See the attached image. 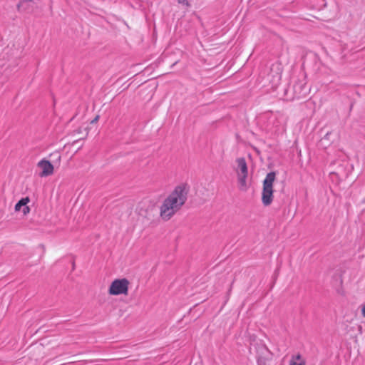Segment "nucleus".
I'll return each mask as SVG.
<instances>
[{
	"mask_svg": "<svg viewBox=\"0 0 365 365\" xmlns=\"http://www.w3.org/2000/svg\"><path fill=\"white\" fill-rule=\"evenodd\" d=\"M189 186L185 183L177 185L162 201L159 207V216L164 220H170L185 205Z\"/></svg>",
	"mask_w": 365,
	"mask_h": 365,
	"instance_id": "obj_1",
	"label": "nucleus"
},
{
	"mask_svg": "<svg viewBox=\"0 0 365 365\" xmlns=\"http://www.w3.org/2000/svg\"><path fill=\"white\" fill-rule=\"evenodd\" d=\"M289 365H305V361L300 355H297L292 358Z\"/></svg>",
	"mask_w": 365,
	"mask_h": 365,
	"instance_id": "obj_10",
	"label": "nucleus"
},
{
	"mask_svg": "<svg viewBox=\"0 0 365 365\" xmlns=\"http://www.w3.org/2000/svg\"><path fill=\"white\" fill-rule=\"evenodd\" d=\"M32 0H21L17 5L18 10L26 11L29 8Z\"/></svg>",
	"mask_w": 365,
	"mask_h": 365,
	"instance_id": "obj_9",
	"label": "nucleus"
},
{
	"mask_svg": "<svg viewBox=\"0 0 365 365\" xmlns=\"http://www.w3.org/2000/svg\"><path fill=\"white\" fill-rule=\"evenodd\" d=\"M276 180V173L270 172L267 174L262 184V202L264 206L272 204L274 198V182Z\"/></svg>",
	"mask_w": 365,
	"mask_h": 365,
	"instance_id": "obj_2",
	"label": "nucleus"
},
{
	"mask_svg": "<svg viewBox=\"0 0 365 365\" xmlns=\"http://www.w3.org/2000/svg\"><path fill=\"white\" fill-rule=\"evenodd\" d=\"M130 284L129 280L126 278L115 279L108 288V294L110 296H127L129 292Z\"/></svg>",
	"mask_w": 365,
	"mask_h": 365,
	"instance_id": "obj_4",
	"label": "nucleus"
},
{
	"mask_svg": "<svg viewBox=\"0 0 365 365\" xmlns=\"http://www.w3.org/2000/svg\"><path fill=\"white\" fill-rule=\"evenodd\" d=\"M99 118L100 116L98 115H97L91 121V124H94V123H96L98 120H99Z\"/></svg>",
	"mask_w": 365,
	"mask_h": 365,
	"instance_id": "obj_12",
	"label": "nucleus"
},
{
	"mask_svg": "<svg viewBox=\"0 0 365 365\" xmlns=\"http://www.w3.org/2000/svg\"><path fill=\"white\" fill-rule=\"evenodd\" d=\"M274 69L276 70V74L274 76V78H275V81L277 82H279L282 77V64L280 63H277L275 64H273L271 70L273 71Z\"/></svg>",
	"mask_w": 365,
	"mask_h": 365,
	"instance_id": "obj_8",
	"label": "nucleus"
},
{
	"mask_svg": "<svg viewBox=\"0 0 365 365\" xmlns=\"http://www.w3.org/2000/svg\"><path fill=\"white\" fill-rule=\"evenodd\" d=\"M88 128H83L82 127H78L72 132L73 135L79 136L78 140L86 139L88 135Z\"/></svg>",
	"mask_w": 365,
	"mask_h": 365,
	"instance_id": "obj_7",
	"label": "nucleus"
},
{
	"mask_svg": "<svg viewBox=\"0 0 365 365\" xmlns=\"http://www.w3.org/2000/svg\"><path fill=\"white\" fill-rule=\"evenodd\" d=\"M361 314L364 317H365V304L361 307Z\"/></svg>",
	"mask_w": 365,
	"mask_h": 365,
	"instance_id": "obj_13",
	"label": "nucleus"
},
{
	"mask_svg": "<svg viewBox=\"0 0 365 365\" xmlns=\"http://www.w3.org/2000/svg\"><path fill=\"white\" fill-rule=\"evenodd\" d=\"M235 162L237 164L235 172L237 173L239 189L242 191H246L247 190V178L248 175V168L246 160L244 158H238Z\"/></svg>",
	"mask_w": 365,
	"mask_h": 365,
	"instance_id": "obj_3",
	"label": "nucleus"
},
{
	"mask_svg": "<svg viewBox=\"0 0 365 365\" xmlns=\"http://www.w3.org/2000/svg\"><path fill=\"white\" fill-rule=\"evenodd\" d=\"M38 168L41 170L39 176L47 177L53 173L54 168L51 163L47 160L43 159L37 164Z\"/></svg>",
	"mask_w": 365,
	"mask_h": 365,
	"instance_id": "obj_5",
	"label": "nucleus"
},
{
	"mask_svg": "<svg viewBox=\"0 0 365 365\" xmlns=\"http://www.w3.org/2000/svg\"><path fill=\"white\" fill-rule=\"evenodd\" d=\"M30 202V199L29 197H24L21 199L15 205V211L19 212L21 210L22 207H24L22 210V212L24 215L29 214L30 212V208L26 205Z\"/></svg>",
	"mask_w": 365,
	"mask_h": 365,
	"instance_id": "obj_6",
	"label": "nucleus"
},
{
	"mask_svg": "<svg viewBox=\"0 0 365 365\" xmlns=\"http://www.w3.org/2000/svg\"><path fill=\"white\" fill-rule=\"evenodd\" d=\"M178 3L181 4H183V5H185L186 6H189V3H188V1L187 0H178Z\"/></svg>",
	"mask_w": 365,
	"mask_h": 365,
	"instance_id": "obj_11",
	"label": "nucleus"
}]
</instances>
